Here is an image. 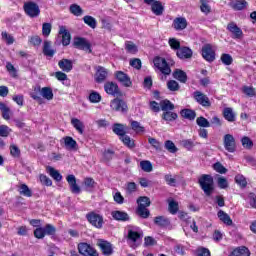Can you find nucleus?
<instances>
[{
	"label": "nucleus",
	"mask_w": 256,
	"mask_h": 256,
	"mask_svg": "<svg viewBox=\"0 0 256 256\" xmlns=\"http://www.w3.org/2000/svg\"><path fill=\"white\" fill-rule=\"evenodd\" d=\"M198 183L206 195V197H211L215 191V183L213 181V176L209 174H203L199 179Z\"/></svg>",
	"instance_id": "f257e3e1"
},
{
	"label": "nucleus",
	"mask_w": 256,
	"mask_h": 256,
	"mask_svg": "<svg viewBox=\"0 0 256 256\" xmlns=\"http://www.w3.org/2000/svg\"><path fill=\"white\" fill-rule=\"evenodd\" d=\"M153 63L156 69L160 70L163 75H171V67L175 65L174 60L167 61L165 58L159 56L154 58Z\"/></svg>",
	"instance_id": "f03ea898"
},
{
	"label": "nucleus",
	"mask_w": 256,
	"mask_h": 256,
	"mask_svg": "<svg viewBox=\"0 0 256 256\" xmlns=\"http://www.w3.org/2000/svg\"><path fill=\"white\" fill-rule=\"evenodd\" d=\"M193 99L198 103V105H201L202 107L209 108L211 107V100L209 99V96L201 91H195L192 94Z\"/></svg>",
	"instance_id": "7ed1b4c3"
},
{
	"label": "nucleus",
	"mask_w": 256,
	"mask_h": 256,
	"mask_svg": "<svg viewBox=\"0 0 256 256\" xmlns=\"http://www.w3.org/2000/svg\"><path fill=\"white\" fill-rule=\"evenodd\" d=\"M73 45L76 47V49H80L81 51H88V53H93V50H91V42L86 38H74Z\"/></svg>",
	"instance_id": "20e7f679"
},
{
	"label": "nucleus",
	"mask_w": 256,
	"mask_h": 256,
	"mask_svg": "<svg viewBox=\"0 0 256 256\" xmlns=\"http://www.w3.org/2000/svg\"><path fill=\"white\" fill-rule=\"evenodd\" d=\"M24 11L28 17H39L41 14V9H39V5L35 2H27L24 4Z\"/></svg>",
	"instance_id": "39448f33"
},
{
	"label": "nucleus",
	"mask_w": 256,
	"mask_h": 256,
	"mask_svg": "<svg viewBox=\"0 0 256 256\" xmlns=\"http://www.w3.org/2000/svg\"><path fill=\"white\" fill-rule=\"evenodd\" d=\"M86 219L89 221L90 225L96 227V229H101L103 227V216L95 212H89L86 214Z\"/></svg>",
	"instance_id": "423d86ee"
},
{
	"label": "nucleus",
	"mask_w": 256,
	"mask_h": 256,
	"mask_svg": "<svg viewBox=\"0 0 256 256\" xmlns=\"http://www.w3.org/2000/svg\"><path fill=\"white\" fill-rule=\"evenodd\" d=\"M110 107L112 111H118L119 113H127V111H129V108L127 107V102L119 98H115L114 100H112L110 103Z\"/></svg>",
	"instance_id": "0eeeda50"
},
{
	"label": "nucleus",
	"mask_w": 256,
	"mask_h": 256,
	"mask_svg": "<svg viewBox=\"0 0 256 256\" xmlns=\"http://www.w3.org/2000/svg\"><path fill=\"white\" fill-rule=\"evenodd\" d=\"M223 143H224V149H226L228 153H235V151H237V144L235 142V137H233V135L231 134L224 135Z\"/></svg>",
	"instance_id": "6e6552de"
},
{
	"label": "nucleus",
	"mask_w": 256,
	"mask_h": 256,
	"mask_svg": "<svg viewBox=\"0 0 256 256\" xmlns=\"http://www.w3.org/2000/svg\"><path fill=\"white\" fill-rule=\"evenodd\" d=\"M78 251L83 256H99L97 250L87 243H80L78 245Z\"/></svg>",
	"instance_id": "1a4fd4ad"
},
{
	"label": "nucleus",
	"mask_w": 256,
	"mask_h": 256,
	"mask_svg": "<svg viewBox=\"0 0 256 256\" xmlns=\"http://www.w3.org/2000/svg\"><path fill=\"white\" fill-rule=\"evenodd\" d=\"M202 57L209 63H213V61H215V50H213V46L211 44H205L202 47Z\"/></svg>",
	"instance_id": "9d476101"
},
{
	"label": "nucleus",
	"mask_w": 256,
	"mask_h": 256,
	"mask_svg": "<svg viewBox=\"0 0 256 256\" xmlns=\"http://www.w3.org/2000/svg\"><path fill=\"white\" fill-rule=\"evenodd\" d=\"M66 181L70 187L71 193H74L75 195H79V193H81V187L77 185V178L75 177V175L73 174L68 175L66 177Z\"/></svg>",
	"instance_id": "9b49d317"
},
{
	"label": "nucleus",
	"mask_w": 256,
	"mask_h": 256,
	"mask_svg": "<svg viewBox=\"0 0 256 256\" xmlns=\"http://www.w3.org/2000/svg\"><path fill=\"white\" fill-rule=\"evenodd\" d=\"M115 77L117 81H119V83H121V85H123L124 87H131V85H133L131 77H129V75L125 74V72L123 71H116Z\"/></svg>",
	"instance_id": "f8f14e48"
},
{
	"label": "nucleus",
	"mask_w": 256,
	"mask_h": 256,
	"mask_svg": "<svg viewBox=\"0 0 256 256\" xmlns=\"http://www.w3.org/2000/svg\"><path fill=\"white\" fill-rule=\"evenodd\" d=\"M108 75H109V71L107 70V68L102 66H97L94 79L96 83H103L105 79H107Z\"/></svg>",
	"instance_id": "ddd939ff"
},
{
	"label": "nucleus",
	"mask_w": 256,
	"mask_h": 256,
	"mask_svg": "<svg viewBox=\"0 0 256 256\" xmlns=\"http://www.w3.org/2000/svg\"><path fill=\"white\" fill-rule=\"evenodd\" d=\"M105 92L108 95H112L113 97L121 95V91L119 90V85L114 82H106L104 84Z\"/></svg>",
	"instance_id": "4468645a"
},
{
	"label": "nucleus",
	"mask_w": 256,
	"mask_h": 256,
	"mask_svg": "<svg viewBox=\"0 0 256 256\" xmlns=\"http://www.w3.org/2000/svg\"><path fill=\"white\" fill-rule=\"evenodd\" d=\"M176 55L178 59H182V61H185L193 57V50H191V48L187 46H183V47H180L178 51H176Z\"/></svg>",
	"instance_id": "2eb2a0df"
},
{
	"label": "nucleus",
	"mask_w": 256,
	"mask_h": 256,
	"mask_svg": "<svg viewBox=\"0 0 256 256\" xmlns=\"http://www.w3.org/2000/svg\"><path fill=\"white\" fill-rule=\"evenodd\" d=\"M98 247H100L103 255L109 256L113 255V246L107 242L106 240H98L97 242Z\"/></svg>",
	"instance_id": "dca6fc26"
},
{
	"label": "nucleus",
	"mask_w": 256,
	"mask_h": 256,
	"mask_svg": "<svg viewBox=\"0 0 256 256\" xmlns=\"http://www.w3.org/2000/svg\"><path fill=\"white\" fill-rule=\"evenodd\" d=\"M227 29L233 35V39H241L243 37V30L237 26L235 22H230L227 25Z\"/></svg>",
	"instance_id": "f3484780"
},
{
	"label": "nucleus",
	"mask_w": 256,
	"mask_h": 256,
	"mask_svg": "<svg viewBox=\"0 0 256 256\" xmlns=\"http://www.w3.org/2000/svg\"><path fill=\"white\" fill-rule=\"evenodd\" d=\"M228 5L234 11H243V9H247L249 3H247L245 0H230Z\"/></svg>",
	"instance_id": "a211bd4d"
},
{
	"label": "nucleus",
	"mask_w": 256,
	"mask_h": 256,
	"mask_svg": "<svg viewBox=\"0 0 256 256\" xmlns=\"http://www.w3.org/2000/svg\"><path fill=\"white\" fill-rule=\"evenodd\" d=\"M127 239L130 243H132L130 246L135 249L136 247H138L139 245L137 244V241H139V239H141V234H139V232L137 231H133V230H128V236Z\"/></svg>",
	"instance_id": "6ab92c4d"
},
{
	"label": "nucleus",
	"mask_w": 256,
	"mask_h": 256,
	"mask_svg": "<svg viewBox=\"0 0 256 256\" xmlns=\"http://www.w3.org/2000/svg\"><path fill=\"white\" fill-rule=\"evenodd\" d=\"M59 35H61L62 38V45H64V47H67V45L71 43V34L69 33V31H67V28H65V26L60 27Z\"/></svg>",
	"instance_id": "aec40b11"
},
{
	"label": "nucleus",
	"mask_w": 256,
	"mask_h": 256,
	"mask_svg": "<svg viewBox=\"0 0 256 256\" xmlns=\"http://www.w3.org/2000/svg\"><path fill=\"white\" fill-rule=\"evenodd\" d=\"M172 25L176 31H183V29H187V19L183 17H178L174 19Z\"/></svg>",
	"instance_id": "412c9836"
},
{
	"label": "nucleus",
	"mask_w": 256,
	"mask_h": 256,
	"mask_svg": "<svg viewBox=\"0 0 256 256\" xmlns=\"http://www.w3.org/2000/svg\"><path fill=\"white\" fill-rule=\"evenodd\" d=\"M58 66L65 73H69L73 70V61L64 58L58 62Z\"/></svg>",
	"instance_id": "4be33fe9"
},
{
	"label": "nucleus",
	"mask_w": 256,
	"mask_h": 256,
	"mask_svg": "<svg viewBox=\"0 0 256 256\" xmlns=\"http://www.w3.org/2000/svg\"><path fill=\"white\" fill-rule=\"evenodd\" d=\"M154 224L157 225V227H170L171 226V220L165 216H156L154 218Z\"/></svg>",
	"instance_id": "5701e85b"
},
{
	"label": "nucleus",
	"mask_w": 256,
	"mask_h": 256,
	"mask_svg": "<svg viewBox=\"0 0 256 256\" xmlns=\"http://www.w3.org/2000/svg\"><path fill=\"white\" fill-rule=\"evenodd\" d=\"M113 219H115V221H129L131 218L129 217V214H127V212H123V211H112L111 213Z\"/></svg>",
	"instance_id": "b1692460"
},
{
	"label": "nucleus",
	"mask_w": 256,
	"mask_h": 256,
	"mask_svg": "<svg viewBox=\"0 0 256 256\" xmlns=\"http://www.w3.org/2000/svg\"><path fill=\"white\" fill-rule=\"evenodd\" d=\"M173 78L180 83H187V73L181 69H175L173 72Z\"/></svg>",
	"instance_id": "393cba45"
},
{
	"label": "nucleus",
	"mask_w": 256,
	"mask_h": 256,
	"mask_svg": "<svg viewBox=\"0 0 256 256\" xmlns=\"http://www.w3.org/2000/svg\"><path fill=\"white\" fill-rule=\"evenodd\" d=\"M217 217L225 225H228V226L233 225V220L231 219V216H229V214H227L225 211L219 210L218 213H217Z\"/></svg>",
	"instance_id": "a878e982"
},
{
	"label": "nucleus",
	"mask_w": 256,
	"mask_h": 256,
	"mask_svg": "<svg viewBox=\"0 0 256 256\" xmlns=\"http://www.w3.org/2000/svg\"><path fill=\"white\" fill-rule=\"evenodd\" d=\"M112 131L115 135H118V137H123L127 133L125 125L121 123L113 124Z\"/></svg>",
	"instance_id": "bb28decb"
},
{
	"label": "nucleus",
	"mask_w": 256,
	"mask_h": 256,
	"mask_svg": "<svg viewBox=\"0 0 256 256\" xmlns=\"http://www.w3.org/2000/svg\"><path fill=\"white\" fill-rule=\"evenodd\" d=\"M151 11L152 13H154V15L161 16L165 11V7H163V4H161V1H155L151 5Z\"/></svg>",
	"instance_id": "cd10ccee"
},
{
	"label": "nucleus",
	"mask_w": 256,
	"mask_h": 256,
	"mask_svg": "<svg viewBox=\"0 0 256 256\" xmlns=\"http://www.w3.org/2000/svg\"><path fill=\"white\" fill-rule=\"evenodd\" d=\"M136 213L142 219H149V216L151 215V212L149 209H147V206H144L143 204H140V206L137 207Z\"/></svg>",
	"instance_id": "c85d7f7f"
},
{
	"label": "nucleus",
	"mask_w": 256,
	"mask_h": 256,
	"mask_svg": "<svg viewBox=\"0 0 256 256\" xmlns=\"http://www.w3.org/2000/svg\"><path fill=\"white\" fill-rule=\"evenodd\" d=\"M71 124L76 129V131H78V133H80V135H83V133L85 132V124L81 120H79L77 118H72Z\"/></svg>",
	"instance_id": "c756f323"
},
{
	"label": "nucleus",
	"mask_w": 256,
	"mask_h": 256,
	"mask_svg": "<svg viewBox=\"0 0 256 256\" xmlns=\"http://www.w3.org/2000/svg\"><path fill=\"white\" fill-rule=\"evenodd\" d=\"M180 115L184 119H189V121H194L195 117H197V113L195 112V110H191V109H183V110H181Z\"/></svg>",
	"instance_id": "7c9ffc66"
},
{
	"label": "nucleus",
	"mask_w": 256,
	"mask_h": 256,
	"mask_svg": "<svg viewBox=\"0 0 256 256\" xmlns=\"http://www.w3.org/2000/svg\"><path fill=\"white\" fill-rule=\"evenodd\" d=\"M229 256H251L249 249L245 246L236 248Z\"/></svg>",
	"instance_id": "2f4dec72"
},
{
	"label": "nucleus",
	"mask_w": 256,
	"mask_h": 256,
	"mask_svg": "<svg viewBox=\"0 0 256 256\" xmlns=\"http://www.w3.org/2000/svg\"><path fill=\"white\" fill-rule=\"evenodd\" d=\"M160 109L165 112L173 111L175 109V104L171 103L169 100H162L160 102Z\"/></svg>",
	"instance_id": "473e14b6"
},
{
	"label": "nucleus",
	"mask_w": 256,
	"mask_h": 256,
	"mask_svg": "<svg viewBox=\"0 0 256 256\" xmlns=\"http://www.w3.org/2000/svg\"><path fill=\"white\" fill-rule=\"evenodd\" d=\"M40 95L47 101H51L53 99V90L50 87L40 88Z\"/></svg>",
	"instance_id": "72a5a7b5"
},
{
	"label": "nucleus",
	"mask_w": 256,
	"mask_h": 256,
	"mask_svg": "<svg viewBox=\"0 0 256 256\" xmlns=\"http://www.w3.org/2000/svg\"><path fill=\"white\" fill-rule=\"evenodd\" d=\"M0 111L2 112V117L6 121L11 119V109L7 107V105L3 102H0Z\"/></svg>",
	"instance_id": "f704fd0d"
},
{
	"label": "nucleus",
	"mask_w": 256,
	"mask_h": 256,
	"mask_svg": "<svg viewBox=\"0 0 256 256\" xmlns=\"http://www.w3.org/2000/svg\"><path fill=\"white\" fill-rule=\"evenodd\" d=\"M47 171H48L50 177H52V179H54V181H61L63 179V176L61 175V173H59V171L56 170L55 168L48 166Z\"/></svg>",
	"instance_id": "c9c22d12"
},
{
	"label": "nucleus",
	"mask_w": 256,
	"mask_h": 256,
	"mask_svg": "<svg viewBox=\"0 0 256 256\" xmlns=\"http://www.w3.org/2000/svg\"><path fill=\"white\" fill-rule=\"evenodd\" d=\"M18 191L20 195H23V197H33V191L29 189L27 184H21Z\"/></svg>",
	"instance_id": "e433bc0d"
},
{
	"label": "nucleus",
	"mask_w": 256,
	"mask_h": 256,
	"mask_svg": "<svg viewBox=\"0 0 256 256\" xmlns=\"http://www.w3.org/2000/svg\"><path fill=\"white\" fill-rule=\"evenodd\" d=\"M223 115L226 121H229L230 123L235 121V112H233V108H225Z\"/></svg>",
	"instance_id": "4c0bfd02"
},
{
	"label": "nucleus",
	"mask_w": 256,
	"mask_h": 256,
	"mask_svg": "<svg viewBox=\"0 0 256 256\" xmlns=\"http://www.w3.org/2000/svg\"><path fill=\"white\" fill-rule=\"evenodd\" d=\"M43 53L46 57H53L55 55V50L51 49V42L44 41Z\"/></svg>",
	"instance_id": "58836bf2"
},
{
	"label": "nucleus",
	"mask_w": 256,
	"mask_h": 256,
	"mask_svg": "<svg viewBox=\"0 0 256 256\" xmlns=\"http://www.w3.org/2000/svg\"><path fill=\"white\" fill-rule=\"evenodd\" d=\"M83 21L88 27H91V29L97 27V20L93 16L86 15L83 17Z\"/></svg>",
	"instance_id": "ea45409f"
},
{
	"label": "nucleus",
	"mask_w": 256,
	"mask_h": 256,
	"mask_svg": "<svg viewBox=\"0 0 256 256\" xmlns=\"http://www.w3.org/2000/svg\"><path fill=\"white\" fill-rule=\"evenodd\" d=\"M140 167L145 173H151V171H153V164L148 160H142L140 162Z\"/></svg>",
	"instance_id": "a19ab883"
},
{
	"label": "nucleus",
	"mask_w": 256,
	"mask_h": 256,
	"mask_svg": "<svg viewBox=\"0 0 256 256\" xmlns=\"http://www.w3.org/2000/svg\"><path fill=\"white\" fill-rule=\"evenodd\" d=\"M177 117V113L171 111L163 112L162 114V119L167 122L175 121L177 120Z\"/></svg>",
	"instance_id": "79ce46f5"
},
{
	"label": "nucleus",
	"mask_w": 256,
	"mask_h": 256,
	"mask_svg": "<svg viewBox=\"0 0 256 256\" xmlns=\"http://www.w3.org/2000/svg\"><path fill=\"white\" fill-rule=\"evenodd\" d=\"M2 41H5L6 45H13L15 43V38L13 35L7 33V31H4L1 33Z\"/></svg>",
	"instance_id": "37998d69"
},
{
	"label": "nucleus",
	"mask_w": 256,
	"mask_h": 256,
	"mask_svg": "<svg viewBox=\"0 0 256 256\" xmlns=\"http://www.w3.org/2000/svg\"><path fill=\"white\" fill-rule=\"evenodd\" d=\"M120 141L126 145V147H129V149L135 148V141L131 139V137L124 134V136L120 137Z\"/></svg>",
	"instance_id": "c03bdc74"
},
{
	"label": "nucleus",
	"mask_w": 256,
	"mask_h": 256,
	"mask_svg": "<svg viewBox=\"0 0 256 256\" xmlns=\"http://www.w3.org/2000/svg\"><path fill=\"white\" fill-rule=\"evenodd\" d=\"M130 125H131V129L135 131V133H145V127L141 126V123L135 120H132L130 122Z\"/></svg>",
	"instance_id": "a18cd8bd"
},
{
	"label": "nucleus",
	"mask_w": 256,
	"mask_h": 256,
	"mask_svg": "<svg viewBox=\"0 0 256 256\" xmlns=\"http://www.w3.org/2000/svg\"><path fill=\"white\" fill-rule=\"evenodd\" d=\"M64 143L67 149H75V147H77V141H75V139H73L71 136H66L64 138Z\"/></svg>",
	"instance_id": "49530a36"
},
{
	"label": "nucleus",
	"mask_w": 256,
	"mask_h": 256,
	"mask_svg": "<svg viewBox=\"0 0 256 256\" xmlns=\"http://www.w3.org/2000/svg\"><path fill=\"white\" fill-rule=\"evenodd\" d=\"M70 13H72V15H75L76 17H81V15H83V9L77 4H72L70 6Z\"/></svg>",
	"instance_id": "de8ad7c7"
},
{
	"label": "nucleus",
	"mask_w": 256,
	"mask_h": 256,
	"mask_svg": "<svg viewBox=\"0 0 256 256\" xmlns=\"http://www.w3.org/2000/svg\"><path fill=\"white\" fill-rule=\"evenodd\" d=\"M168 211L171 213V215H177V211H179V203L171 200L168 204Z\"/></svg>",
	"instance_id": "09e8293b"
},
{
	"label": "nucleus",
	"mask_w": 256,
	"mask_h": 256,
	"mask_svg": "<svg viewBox=\"0 0 256 256\" xmlns=\"http://www.w3.org/2000/svg\"><path fill=\"white\" fill-rule=\"evenodd\" d=\"M196 124L199 127H203V128L211 127V123L209 122V120H207V118L203 116H200L196 119Z\"/></svg>",
	"instance_id": "8fccbe9b"
},
{
	"label": "nucleus",
	"mask_w": 256,
	"mask_h": 256,
	"mask_svg": "<svg viewBox=\"0 0 256 256\" xmlns=\"http://www.w3.org/2000/svg\"><path fill=\"white\" fill-rule=\"evenodd\" d=\"M137 203H138V207H141V205H143L144 207H150L151 199H149V197L147 196H140L137 199Z\"/></svg>",
	"instance_id": "3c124183"
},
{
	"label": "nucleus",
	"mask_w": 256,
	"mask_h": 256,
	"mask_svg": "<svg viewBox=\"0 0 256 256\" xmlns=\"http://www.w3.org/2000/svg\"><path fill=\"white\" fill-rule=\"evenodd\" d=\"M10 155H12L15 159H19L21 157V149L17 147L15 144L10 145Z\"/></svg>",
	"instance_id": "603ef678"
},
{
	"label": "nucleus",
	"mask_w": 256,
	"mask_h": 256,
	"mask_svg": "<svg viewBox=\"0 0 256 256\" xmlns=\"http://www.w3.org/2000/svg\"><path fill=\"white\" fill-rule=\"evenodd\" d=\"M200 3V11H202V13H205V15H209V13H211V6L207 2V0H201Z\"/></svg>",
	"instance_id": "864d4df0"
},
{
	"label": "nucleus",
	"mask_w": 256,
	"mask_h": 256,
	"mask_svg": "<svg viewBox=\"0 0 256 256\" xmlns=\"http://www.w3.org/2000/svg\"><path fill=\"white\" fill-rule=\"evenodd\" d=\"M168 44L170 45L171 49H173V51H179L181 48V42H179L177 38H170L168 40Z\"/></svg>",
	"instance_id": "5fc2aeb1"
},
{
	"label": "nucleus",
	"mask_w": 256,
	"mask_h": 256,
	"mask_svg": "<svg viewBox=\"0 0 256 256\" xmlns=\"http://www.w3.org/2000/svg\"><path fill=\"white\" fill-rule=\"evenodd\" d=\"M125 49L128 51V53H132L133 55L139 51V49H137V45L131 41L125 43Z\"/></svg>",
	"instance_id": "6e6d98bb"
},
{
	"label": "nucleus",
	"mask_w": 256,
	"mask_h": 256,
	"mask_svg": "<svg viewBox=\"0 0 256 256\" xmlns=\"http://www.w3.org/2000/svg\"><path fill=\"white\" fill-rule=\"evenodd\" d=\"M164 147L169 153H177V146L171 140H167L164 144Z\"/></svg>",
	"instance_id": "4d7b16f0"
},
{
	"label": "nucleus",
	"mask_w": 256,
	"mask_h": 256,
	"mask_svg": "<svg viewBox=\"0 0 256 256\" xmlns=\"http://www.w3.org/2000/svg\"><path fill=\"white\" fill-rule=\"evenodd\" d=\"M213 169L216 171V173H220L221 175H225V173H227V168H225L221 162H216L213 165Z\"/></svg>",
	"instance_id": "13d9d810"
},
{
	"label": "nucleus",
	"mask_w": 256,
	"mask_h": 256,
	"mask_svg": "<svg viewBox=\"0 0 256 256\" xmlns=\"http://www.w3.org/2000/svg\"><path fill=\"white\" fill-rule=\"evenodd\" d=\"M235 181L237 185H240V187H247V179L245 178V176L238 174L235 176Z\"/></svg>",
	"instance_id": "bf43d9fd"
},
{
	"label": "nucleus",
	"mask_w": 256,
	"mask_h": 256,
	"mask_svg": "<svg viewBox=\"0 0 256 256\" xmlns=\"http://www.w3.org/2000/svg\"><path fill=\"white\" fill-rule=\"evenodd\" d=\"M90 103H100L101 102V94L98 92H92L89 95Z\"/></svg>",
	"instance_id": "052dcab7"
},
{
	"label": "nucleus",
	"mask_w": 256,
	"mask_h": 256,
	"mask_svg": "<svg viewBox=\"0 0 256 256\" xmlns=\"http://www.w3.org/2000/svg\"><path fill=\"white\" fill-rule=\"evenodd\" d=\"M129 65L130 67H133L134 69H137V71H139L142 67L141 59L139 58L131 59L129 62Z\"/></svg>",
	"instance_id": "680f3d73"
},
{
	"label": "nucleus",
	"mask_w": 256,
	"mask_h": 256,
	"mask_svg": "<svg viewBox=\"0 0 256 256\" xmlns=\"http://www.w3.org/2000/svg\"><path fill=\"white\" fill-rule=\"evenodd\" d=\"M242 147L245 149H251L253 147V141H251V138L244 136L241 139Z\"/></svg>",
	"instance_id": "e2e57ef3"
},
{
	"label": "nucleus",
	"mask_w": 256,
	"mask_h": 256,
	"mask_svg": "<svg viewBox=\"0 0 256 256\" xmlns=\"http://www.w3.org/2000/svg\"><path fill=\"white\" fill-rule=\"evenodd\" d=\"M30 97L34 99V101H41V87H35Z\"/></svg>",
	"instance_id": "0e129e2a"
},
{
	"label": "nucleus",
	"mask_w": 256,
	"mask_h": 256,
	"mask_svg": "<svg viewBox=\"0 0 256 256\" xmlns=\"http://www.w3.org/2000/svg\"><path fill=\"white\" fill-rule=\"evenodd\" d=\"M167 87L169 91H179L180 89L179 83L175 80H169L167 82Z\"/></svg>",
	"instance_id": "69168bd1"
},
{
	"label": "nucleus",
	"mask_w": 256,
	"mask_h": 256,
	"mask_svg": "<svg viewBox=\"0 0 256 256\" xmlns=\"http://www.w3.org/2000/svg\"><path fill=\"white\" fill-rule=\"evenodd\" d=\"M220 59L224 65H231L233 63L231 54H222Z\"/></svg>",
	"instance_id": "338daca9"
},
{
	"label": "nucleus",
	"mask_w": 256,
	"mask_h": 256,
	"mask_svg": "<svg viewBox=\"0 0 256 256\" xmlns=\"http://www.w3.org/2000/svg\"><path fill=\"white\" fill-rule=\"evenodd\" d=\"M43 229H44V234L45 235H55V233L57 231L55 226H53L51 224H47Z\"/></svg>",
	"instance_id": "774afa93"
}]
</instances>
